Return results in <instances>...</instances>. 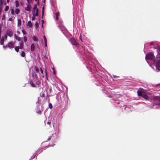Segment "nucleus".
<instances>
[{
  "label": "nucleus",
  "instance_id": "nucleus-1",
  "mask_svg": "<svg viewBox=\"0 0 160 160\" xmlns=\"http://www.w3.org/2000/svg\"><path fill=\"white\" fill-rule=\"evenodd\" d=\"M38 72L39 70L36 68L35 67L34 68V70H32L31 74L32 78H33L38 79V78L37 75V73H38Z\"/></svg>",
  "mask_w": 160,
  "mask_h": 160
},
{
  "label": "nucleus",
  "instance_id": "nucleus-2",
  "mask_svg": "<svg viewBox=\"0 0 160 160\" xmlns=\"http://www.w3.org/2000/svg\"><path fill=\"white\" fill-rule=\"evenodd\" d=\"M19 46H16L15 47V50L17 52H19V49H22L24 46V44L23 43L22 41H21L19 44Z\"/></svg>",
  "mask_w": 160,
  "mask_h": 160
},
{
  "label": "nucleus",
  "instance_id": "nucleus-3",
  "mask_svg": "<svg viewBox=\"0 0 160 160\" xmlns=\"http://www.w3.org/2000/svg\"><path fill=\"white\" fill-rule=\"evenodd\" d=\"M40 71L41 73L42 74V75H41L42 77L43 78H46V80L47 81H48V71H47V70L46 69H45V76L44 75L43 71L41 68H40Z\"/></svg>",
  "mask_w": 160,
  "mask_h": 160
},
{
  "label": "nucleus",
  "instance_id": "nucleus-4",
  "mask_svg": "<svg viewBox=\"0 0 160 160\" xmlns=\"http://www.w3.org/2000/svg\"><path fill=\"white\" fill-rule=\"evenodd\" d=\"M145 58L146 59L152 60H154L155 57L152 53H150L146 55Z\"/></svg>",
  "mask_w": 160,
  "mask_h": 160
},
{
  "label": "nucleus",
  "instance_id": "nucleus-5",
  "mask_svg": "<svg viewBox=\"0 0 160 160\" xmlns=\"http://www.w3.org/2000/svg\"><path fill=\"white\" fill-rule=\"evenodd\" d=\"M70 41L72 44L74 46H77L79 45V43L73 38H72L70 39Z\"/></svg>",
  "mask_w": 160,
  "mask_h": 160
},
{
  "label": "nucleus",
  "instance_id": "nucleus-6",
  "mask_svg": "<svg viewBox=\"0 0 160 160\" xmlns=\"http://www.w3.org/2000/svg\"><path fill=\"white\" fill-rule=\"evenodd\" d=\"M7 34L9 37H11L12 36V31L10 29H8L6 31Z\"/></svg>",
  "mask_w": 160,
  "mask_h": 160
},
{
  "label": "nucleus",
  "instance_id": "nucleus-7",
  "mask_svg": "<svg viewBox=\"0 0 160 160\" xmlns=\"http://www.w3.org/2000/svg\"><path fill=\"white\" fill-rule=\"evenodd\" d=\"M156 69L158 71H160V59L158 60L156 63Z\"/></svg>",
  "mask_w": 160,
  "mask_h": 160
},
{
  "label": "nucleus",
  "instance_id": "nucleus-8",
  "mask_svg": "<svg viewBox=\"0 0 160 160\" xmlns=\"http://www.w3.org/2000/svg\"><path fill=\"white\" fill-rule=\"evenodd\" d=\"M30 4V3H28L27 5V7H25V9L26 10L29 12L31 10V6Z\"/></svg>",
  "mask_w": 160,
  "mask_h": 160
},
{
  "label": "nucleus",
  "instance_id": "nucleus-9",
  "mask_svg": "<svg viewBox=\"0 0 160 160\" xmlns=\"http://www.w3.org/2000/svg\"><path fill=\"white\" fill-rule=\"evenodd\" d=\"M8 47L9 48H12L14 46V43L12 42H8L7 44Z\"/></svg>",
  "mask_w": 160,
  "mask_h": 160
},
{
  "label": "nucleus",
  "instance_id": "nucleus-10",
  "mask_svg": "<svg viewBox=\"0 0 160 160\" xmlns=\"http://www.w3.org/2000/svg\"><path fill=\"white\" fill-rule=\"evenodd\" d=\"M141 97L146 100H148L149 98L148 96L144 92H143V94Z\"/></svg>",
  "mask_w": 160,
  "mask_h": 160
},
{
  "label": "nucleus",
  "instance_id": "nucleus-11",
  "mask_svg": "<svg viewBox=\"0 0 160 160\" xmlns=\"http://www.w3.org/2000/svg\"><path fill=\"white\" fill-rule=\"evenodd\" d=\"M37 8V6L36 4H35L34 5L33 8V10L32 11V13H33V16L35 15V11L36 9V10Z\"/></svg>",
  "mask_w": 160,
  "mask_h": 160
},
{
  "label": "nucleus",
  "instance_id": "nucleus-12",
  "mask_svg": "<svg viewBox=\"0 0 160 160\" xmlns=\"http://www.w3.org/2000/svg\"><path fill=\"white\" fill-rule=\"evenodd\" d=\"M143 92H142L140 91H138L137 92L138 95L139 97H142L143 94Z\"/></svg>",
  "mask_w": 160,
  "mask_h": 160
},
{
  "label": "nucleus",
  "instance_id": "nucleus-13",
  "mask_svg": "<svg viewBox=\"0 0 160 160\" xmlns=\"http://www.w3.org/2000/svg\"><path fill=\"white\" fill-rule=\"evenodd\" d=\"M14 38L17 40L18 41H21V39L19 37H18L16 34H15L14 35Z\"/></svg>",
  "mask_w": 160,
  "mask_h": 160
},
{
  "label": "nucleus",
  "instance_id": "nucleus-14",
  "mask_svg": "<svg viewBox=\"0 0 160 160\" xmlns=\"http://www.w3.org/2000/svg\"><path fill=\"white\" fill-rule=\"evenodd\" d=\"M30 49L31 51H34V50L35 47L33 43L31 45Z\"/></svg>",
  "mask_w": 160,
  "mask_h": 160
},
{
  "label": "nucleus",
  "instance_id": "nucleus-15",
  "mask_svg": "<svg viewBox=\"0 0 160 160\" xmlns=\"http://www.w3.org/2000/svg\"><path fill=\"white\" fill-rule=\"evenodd\" d=\"M30 83L31 86L33 87H35L36 86L35 85L34 83L32 80H31L30 82Z\"/></svg>",
  "mask_w": 160,
  "mask_h": 160
},
{
  "label": "nucleus",
  "instance_id": "nucleus-16",
  "mask_svg": "<svg viewBox=\"0 0 160 160\" xmlns=\"http://www.w3.org/2000/svg\"><path fill=\"white\" fill-rule=\"evenodd\" d=\"M157 52L158 54V55H159V57L160 56V46H158L157 47Z\"/></svg>",
  "mask_w": 160,
  "mask_h": 160
},
{
  "label": "nucleus",
  "instance_id": "nucleus-17",
  "mask_svg": "<svg viewBox=\"0 0 160 160\" xmlns=\"http://www.w3.org/2000/svg\"><path fill=\"white\" fill-rule=\"evenodd\" d=\"M27 25L29 27H31L32 26V24L31 22V21H28V22Z\"/></svg>",
  "mask_w": 160,
  "mask_h": 160
},
{
  "label": "nucleus",
  "instance_id": "nucleus-18",
  "mask_svg": "<svg viewBox=\"0 0 160 160\" xmlns=\"http://www.w3.org/2000/svg\"><path fill=\"white\" fill-rule=\"evenodd\" d=\"M21 20L19 19H18V26H20L21 24Z\"/></svg>",
  "mask_w": 160,
  "mask_h": 160
},
{
  "label": "nucleus",
  "instance_id": "nucleus-19",
  "mask_svg": "<svg viewBox=\"0 0 160 160\" xmlns=\"http://www.w3.org/2000/svg\"><path fill=\"white\" fill-rule=\"evenodd\" d=\"M59 12H57L55 13V15L56 16V19L58 20V17L59 16Z\"/></svg>",
  "mask_w": 160,
  "mask_h": 160
},
{
  "label": "nucleus",
  "instance_id": "nucleus-20",
  "mask_svg": "<svg viewBox=\"0 0 160 160\" xmlns=\"http://www.w3.org/2000/svg\"><path fill=\"white\" fill-rule=\"evenodd\" d=\"M4 37H2L1 40V45H3L4 44Z\"/></svg>",
  "mask_w": 160,
  "mask_h": 160
},
{
  "label": "nucleus",
  "instance_id": "nucleus-21",
  "mask_svg": "<svg viewBox=\"0 0 160 160\" xmlns=\"http://www.w3.org/2000/svg\"><path fill=\"white\" fill-rule=\"evenodd\" d=\"M10 11H11V13L12 15H13L15 14L14 10L13 9H12V8H11L10 9Z\"/></svg>",
  "mask_w": 160,
  "mask_h": 160
},
{
  "label": "nucleus",
  "instance_id": "nucleus-22",
  "mask_svg": "<svg viewBox=\"0 0 160 160\" xmlns=\"http://www.w3.org/2000/svg\"><path fill=\"white\" fill-rule=\"evenodd\" d=\"M15 12L16 14H18L20 12V10L18 9L17 8L15 10Z\"/></svg>",
  "mask_w": 160,
  "mask_h": 160
},
{
  "label": "nucleus",
  "instance_id": "nucleus-23",
  "mask_svg": "<svg viewBox=\"0 0 160 160\" xmlns=\"http://www.w3.org/2000/svg\"><path fill=\"white\" fill-rule=\"evenodd\" d=\"M21 55L22 57H24L25 55V52L23 51H22L21 52Z\"/></svg>",
  "mask_w": 160,
  "mask_h": 160
},
{
  "label": "nucleus",
  "instance_id": "nucleus-24",
  "mask_svg": "<svg viewBox=\"0 0 160 160\" xmlns=\"http://www.w3.org/2000/svg\"><path fill=\"white\" fill-rule=\"evenodd\" d=\"M33 40L37 42L38 41V38L35 36H33Z\"/></svg>",
  "mask_w": 160,
  "mask_h": 160
},
{
  "label": "nucleus",
  "instance_id": "nucleus-25",
  "mask_svg": "<svg viewBox=\"0 0 160 160\" xmlns=\"http://www.w3.org/2000/svg\"><path fill=\"white\" fill-rule=\"evenodd\" d=\"M15 5L16 7H18L19 6V2L18 0L15 1Z\"/></svg>",
  "mask_w": 160,
  "mask_h": 160
},
{
  "label": "nucleus",
  "instance_id": "nucleus-26",
  "mask_svg": "<svg viewBox=\"0 0 160 160\" xmlns=\"http://www.w3.org/2000/svg\"><path fill=\"white\" fill-rule=\"evenodd\" d=\"M35 26L37 28H38V27H39V24H38V23L37 22H36L35 23Z\"/></svg>",
  "mask_w": 160,
  "mask_h": 160
},
{
  "label": "nucleus",
  "instance_id": "nucleus-27",
  "mask_svg": "<svg viewBox=\"0 0 160 160\" xmlns=\"http://www.w3.org/2000/svg\"><path fill=\"white\" fill-rule=\"evenodd\" d=\"M9 21H11L12 22V23H13V21H12V18H10L8 20V23Z\"/></svg>",
  "mask_w": 160,
  "mask_h": 160
},
{
  "label": "nucleus",
  "instance_id": "nucleus-28",
  "mask_svg": "<svg viewBox=\"0 0 160 160\" xmlns=\"http://www.w3.org/2000/svg\"><path fill=\"white\" fill-rule=\"evenodd\" d=\"M38 9H37L36 10V14H35V16L37 17L38 16Z\"/></svg>",
  "mask_w": 160,
  "mask_h": 160
},
{
  "label": "nucleus",
  "instance_id": "nucleus-29",
  "mask_svg": "<svg viewBox=\"0 0 160 160\" xmlns=\"http://www.w3.org/2000/svg\"><path fill=\"white\" fill-rule=\"evenodd\" d=\"M36 83L37 85H39L40 84L41 82L39 80H38L36 82Z\"/></svg>",
  "mask_w": 160,
  "mask_h": 160
},
{
  "label": "nucleus",
  "instance_id": "nucleus-30",
  "mask_svg": "<svg viewBox=\"0 0 160 160\" xmlns=\"http://www.w3.org/2000/svg\"><path fill=\"white\" fill-rule=\"evenodd\" d=\"M9 9V6H6L5 8V11L7 12V11Z\"/></svg>",
  "mask_w": 160,
  "mask_h": 160
},
{
  "label": "nucleus",
  "instance_id": "nucleus-31",
  "mask_svg": "<svg viewBox=\"0 0 160 160\" xmlns=\"http://www.w3.org/2000/svg\"><path fill=\"white\" fill-rule=\"evenodd\" d=\"M23 39H24V41L25 42H26L27 41V37L25 36L23 37Z\"/></svg>",
  "mask_w": 160,
  "mask_h": 160
},
{
  "label": "nucleus",
  "instance_id": "nucleus-32",
  "mask_svg": "<svg viewBox=\"0 0 160 160\" xmlns=\"http://www.w3.org/2000/svg\"><path fill=\"white\" fill-rule=\"evenodd\" d=\"M37 113L39 115H41L42 114V112L41 111L39 110L37 112Z\"/></svg>",
  "mask_w": 160,
  "mask_h": 160
},
{
  "label": "nucleus",
  "instance_id": "nucleus-33",
  "mask_svg": "<svg viewBox=\"0 0 160 160\" xmlns=\"http://www.w3.org/2000/svg\"><path fill=\"white\" fill-rule=\"evenodd\" d=\"M119 77V76H117L116 75H113V78L115 79L118 78Z\"/></svg>",
  "mask_w": 160,
  "mask_h": 160
},
{
  "label": "nucleus",
  "instance_id": "nucleus-34",
  "mask_svg": "<svg viewBox=\"0 0 160 160\" xmlns=\"http://www.w3.org/2000/svg\"><path fill=\"white\" fill-rule=\"evenodd\" d=\"M40 96L42 97H45V94L44 93H42L40 94Z\"/></svg>",
  "mask_w": 160,
  "mask_h": 160
},
{
  "label": "nucleus",
  "instance_id": "nucleus-35",
  "mask_svg": "<svg viewBox=\"0 0 160 160\" xmlns=\"http://www.w3.org/2000/svg\"><path fill=\"white\" fill-rule=\"evenodd\" d=\"M49 108L50 109H52V104H51L50 103L49 104Z\"/></svg>",
  "mask_w": 160,
  "mask_h": 160
},
{
  "label": "nucleus",
  "instance_id": "nucleus-36",
  "mask_svg": "<svg viewBox=\"0 0 160 160\" xmlns=\"http://www.w3.org/2000/svg\"><path fill=\"white\" fill-rule=\"evenodd\" d=\"M43 38L44 39V42H47L46 38L45 35L43 36Z\"/></svg>",
  "mask_w": 160,
  "mask_h": 160
},
{
  "label": "nucleus",
  "instance_id": "nucleus-37",
  "mask_svg": "<svg viewBox=\"0 0 160 160\" xmlns=\"http://www.w3.org/2000/svg\"><path fill=\"white\" fill-rule=\"evenodd\" d=\"M2 3V0H0V8H1V5Z\"/></svg>",
  "mask_w": 160,
  "mask_h": 160
},
{
  "label": "nucleus",
  "instance_id": "nucleus-38",
  "mask_svg": "<svg viewBox=\"0 0 160 160\" xmlns=\"http://www.w3.org/2000/svg\"><path fill=\"white\" fill-rule=\"evenodd\" d=\"M33 16V17H32V21L34 20L35 19V17L33 16Z\"/></svg>",
  "mask_w": 160,
  "mask_h": 160
},
{
  "label": "nucleus",
  "instance_id": "nucleus-39",
  "mask_svg": "<svg viewBox=\"0 0 160 160\" xmlns=\"http://www.w3.org/2000/svg\"><path fill=\"white\" fill-rule=\"evenodd\" d=\"M32 0H28V3H31V2L32 1Z\"/></svg>",
  "mask_w": 160,
  "mask_h": 160
},
{
  "label": "nucleus",
  "instance_id": "nucleus-40",
  "mask_svg": "<svg viewBox=\"0 0 160 160\" xmlns=\"http://www.w3.org/2000/svg\"><path fill=\"white\" fill-rule=\"evenodd\" d=\"M51 137L50 136L47 139L48 141H49L51 139Z\"/></svg>",
  "mask_w": 160,
  "mask_h": 160
},
{
  "label": "nucleus",
  "instance_id": "nucleus-41",
  "mask_svg": "<svg viewBox=\"0 0 160 160\" xmlns=\"http://www.w3.org/2000/svg\"><path fill=\"white\" fill-rule=\"evenodd\" d=\"M22 31L23 34L25 35L26 34V33H25V32L24 30H22Z\"/></svg>",
  "mask_w": 160,
  "mask_h": 160
},
{
  "label": "nucleus",
  "instance_id": "nucleus-42",
  "mask_svg": "<svg viewBox=\"0 0 160 160\" xmlns=\"http://www.w3.org/2000/svg\"><path fill=\"white\" fill-rule=\"evenodd\" d=\"M2 19H3V20L5 19V15H3V17L2 18Z\"/></svg>",
  "mask_w": 160,
  "mask_h": 160
},
{
  "label": "nucleus",
  "instance_id": "nucleus-43",
  "mask_svg": "<svg viewBox=\"0 0 160 160\" xmlns=\"http://www.w3.org/2000/svg\"><path fill=\"white\" fill-rule=\"evenodd\" d=\"M7 38V35H5L4 36V38H5V39H6Z\"/></svg>",
  "mask_w": 160,
  "mask_h": 160
},
{
  "label": "nucleus",
  "instance_id": "nucleus-44",
  "mask_svg": "<svg viewBox=\"0 0 160 160\" xmlns=\"http://www.w3.org/2000/svg\"><path fill=\"white\" fill-rule=\"evenodd\" d=\"M150 45H154L153 43L152 42H151L150 43Z\"/></svg>",
  "mask_w": 160,
  "mask_h": 160
},
{
  "label": "nucleus",
  "instance_id": "nucleus-45",
  "mask_svg": "<svg viewBox=\"0 0 160 160\" xmlns=\"http://www.w3.org/2000/svg\"><path fill=\"white\" fill-rule=\"evenodd\" d=\"M45 46L47 47V42H45Z\"/></svg>",
  "mask_w": 160,
  "mask_h": 160
},
{
  "label": "nucleus",
  "instance_id": "nucleus-46",
  "mask_svg": "<svg viewBox=\"0 0 160 160\" xmlns=\"http://www.w3.org/2000/svg\"><path fill=\"white\" fill-rule=\"evenodd\" d=\"M51 122H47V124H49V125L50 124H51Z\"/></svg>",
  "mask_w": 160,
  "mask_h": 160
},
{
  "label": "nucleus",
  "instance_id": "nucleus-47",
  "mask_svg": "<svg viewBox=\"0 0 160 160\" xmlns=\"http://www.w3.org/2000/svg\"><path fill=\"white\" fill-rule=\"evenodd\" d=\"M43 14H44V11L43 10L42 11V17H43Z\"/></svg>",
  "mask_w": 160,
  "mask_h": 160
},
{
  "label": "nucleus",
  "instance_id": "nucleus-48",
  "mask_svg": "<svg viewBox=\"0 0 160 160\" xmlns=\"http://www.w3.org/2000/svg\"><path fill=\"white\" fill-rule=\"evenodd\" d=\"M81 38H82V36L81 35H80L79 37V38L80 39H81Z\"/></svg>",
  "mask_w": 160,
  "mask_h": 160
},
{
  "label": "nucleus",
  "instance_id": "nucleus-49",
  "mask_svg": "<svg viewBox=\"0 0 160 160\" xmlns=\"http://www.w3.org/2000/svg\"><path fill=\"white\" fill-rule=\"evenodd\" d=\"M9 0H7V2L9 3Z\"/></svg>",
  "mask_w": 160,
  "mask_h": 160
},
{
  "label": "nucleus",
  "instance_id": "nucleus-50",
  "mask_svg": "<svg viewBox=\"0 0 160 160\" xmlns=\"http://www.w3.org/2000/svg\"><path fill=\"white\" fill-rule=\"evenodd\" d=\"M44 7H43L42 8V11L43 10L44 11Z\"/></svg>",
  "mask_w": 160,
  "mask_h": 160
},
{
  "label": "nucleus",
  "instance_id": "nucleus-51",
  "mask_svg": "<svg viewBox=\"0 0 160 160\" xmlns=\"http://www.w3.org/2000/svg\"><path fill=\"white\" fill-rule=\"evenodd\" d=\"M7 47V46H4L3 47L5 48H6V47Z\"/></svg>",
  "mask_w": 160,
  "mask_h": 160
},
{
  "label": "nucleus",
  "instance_id": "nucleus-52",
  "mask_svg": "<svg viewBox=\"0 0 160 160\" xmlns=\"http://www.w3.org/2000/svg\"><path fill=\"white\" fill-rule=\"evenodd\" d=\"M1 8H0V13L1 12Z\"/></svg>",
  "mask_w": 160,
  "mask_h": 160
},
{
  "label": "nucleus",
  "instance_id": "nucleus-53",
  "mask_svg": "<svg viewBox=\"0 0 160 160\" xmlns=\"http://www.w3.org/2000/svg\"><path fill=\"white\" fill-rule=\"evenodd\" d=\"M42 22H44V21H43V20H42Z\"/></svg>",
  "mask_w": 160,
  "mask_h": 160
},
{
  "label": "nucleus",
  "instance_id": "nucleus-54",
  "mask_svg": "<svg viewBox=\"0 0 160 160\" xmlns=\"http://www.w3.org/2000/svg\"><path fill=\"white\" fill-rule=\"evenodd\" d=\"M55 72H53V74H55Z\"/></svg>",
  "mask_w": 160,
  "mask_h": 160
},
{
  "label": "nucleus",
  "instance_id": "nucleus-55",
  "mask_svg": "<svg viewBox=\"0 0 160 160\" xmlns=\"http://www.w3.org/2000/svg\"><path fill=\"white\" fill-rule=\"evenodd\" d=\"M26 0L28 2V0Z\"/></svg>",
  "mask_w": 160,
  "mask_h": 160
},
{
  "label": "nucleus",
  "instance_id": "nucleus-56",
  "mask_svg": "<svg viewBox=\"0 0 160 160\" xmlns=\"http://www.w3.org/2000/svg\"><path fill=\"white\" fill-rule=\"evenodd\" d=\"M35 1H37V0H35Z\"/></svg>",
  "mask_w": 160,
  "mask_h": 160
}]
</instances>
